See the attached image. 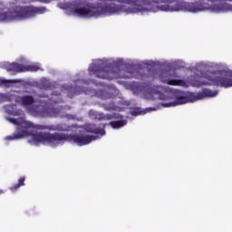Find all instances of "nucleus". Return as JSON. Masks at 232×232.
Segmentation results:
<instances>
[{"instance_id": "obj_1", "label": "nucleus", "mask_w": 232, "mask_h": 232, "mask_svg": "<svg viewBox=\"0 0 232 232\" xmlns=\"http://www.w3.org/2000/svg\"><path fill=\"white\" fill-rule=\"evenodd\" d=\"M6 120L14 124L16 127V133L13 136L5 137V140H19L21 139H28V143L31 146H39L44 144L45 146H51V148H57L63 142H72L77 146H86L93 140H97L100 137L106 135V130L102 128H95L94 125L86 124L84 127H72V131L76 133L75 135H66L64 133H50L35 131V127L30 121L20 118L15 120L14 118H6Z\"/></svg>"}, {"instance_id": "obj_2", "label": "nucleus", "mask_w": 232, "mask_h": 232, "mask_svg": "<svg viewBox=\"0 0 232 232\" xmlns=\"http://www.w3.org/2000/svg\"><path fill=\"white\" fill-rule=\"evenodd\" d=\"M192 74L188 80H180L173 71H165V84L182 88L218 86L232 88V70L227 64L215 62H198L190 67Z\"/></svg>"}, {"instance_id": "obj_3", "label": "nucleus", "mask_w": 232, "mask_h": 232, "mask_svg": "<svg viewBox=\"0 0 232 232\" xmlns=\"http://www.w3.org/2000/svg\"><path fill=\"white\" fill-rule=\"evenodd\" d=\"M138 90L139 91L136 93L148 101H153L155 99H160V101H169L161 103L163 108L180 106V104H188V102H197V101H202V99H209L218 95V91H212L209 89H203L199 92H184L163 87H139Z\"/></svg>"}, {"instance_id": "obj_4", "label": "nucleus", "mask_w": 232, "mask_h": 232, "mask_svg": "<svg viewBox=\"0 0 232 232\" xmlns=\"http://www.w3.org/2000/svg\"><path fill=\"white\" fill-rule=\"evenodd\" d=\"M169 12L227 14L232 12V0H200L194 3L169 0Z\"/></svg>"}, {"instance_id": "obj_5", "label": "nucleus", "mask_w": 232, "mask_h": 232, "mask_svg": "<svg viewBox=\"0 0 232 232\" xmlns=\"http://www.w3.org/2000/svg\"><path fill=\"white\" fill-rule=\"evenodd\" d=\"M46 7H35L34 5L17 6L14 10L0 11V23H14V21H24L34 15L44 14Z\"/></svg>"}, {"instance_id": "obj_6", "label": "nucleus", "mask_w": 232, "mask_h": 232, "mask_svg": "<svg viewBox=\"0 0 232 232\" xmlns=\"http://www.w3.org/2000/svg\"><path fill=\"white\" fill-rule=\"evenodd\" d=\"M106 59L94 60L89 66V74L96 75V77L101 79H119V74L109 66H106Z\"/></svg>"}, {"instance_id": "obj_7", "label": "nucleus", "mask_w": 232, "mask_h": 232, "mask_svg": "<svg viewBox=\"0 0 232 232\" xmlns=\"http://www.w3.org/2000/svg\"><path fill=\"white\" fill-rule=\"evenodd\" d=\"M21 63H10L8 62H2L0 63V68H3L7 72H14V73H19L21 72H37L38 70H41V65H39V63L26 64L24 59H22Z\"/></svg>"}, {"instance_id": "obj_8", "label": "nucleus", "mask_w": 232, "mask_h": 232, "mask_svg": "<svg viewBox=\"0 0 232 232\" xmlns=\"http://www.w3.org/2000/svg\"><path fill=\"white\" fill-rule=\"evenodd\" d=\"M8 101H15V102L24 108L34 104V98L30 95L17 96L15 92L0 93V102H7Z\"/></svg>"}, {"instance_id": "obj_9", "label": "nucleus", "mask_w": 232, "mask_h": 232, "mask_svg": "<svg viewBox=\"0 0 232 232\" xmlns=\"http://www.w3.org/2000/svg\"><path fill=\"white\" fill-rule=\"evenodd\" d=\"M28 111L34 117H59L57 109L44 108L43 105L36 108H29Z\"/></svg>"}, {"instance_id": "obj_10", "label": "nucleus", "mask_w": 232, "mask_h": 232, "mask_svg": "<svg viewBox=\"0 0 232 232\" xmlns=\"http://www.w3.org/2000/svg\"><path fill=\"white\" fill-rule=\"evenodd\" d=\"M15 105H6L4 107L5 113L8 115H21V111H15Z\"/></svg>"}, {"instance_id": "obj_11", "label": "nucleus", "mask_w": 232, "mask_h": 232, "mask_svg": "<svg viewBox=\"0 0 232 232\" xmlns=\"http://www.w3.org/2000/svg\"><path fill=\"white\" fill-rule=\"evenodd\" d=\"M126 124H128V121H126L125 120L110 122V125L111 126V128H113V130H119L120 128H123V126H126Z\"/></svg>"}, {"instance_id": "obj_12", "label": "nucleus", "mask_w": 232, "mask_h": 232, "mask_svg": "<svg viewBox=\"0 0 232 232\" xmlns=\"http://www.w3.org/2000/svg\"><path fill=\"white\" fill-rule=\"evenodd\" d=\"M24 185V178H20L18 180V184L14 185L13 187L9 188L10 191L15 192L17 189H19L20 186Z\"/></svg>"}, {"instance_id": "obj_13", "label": "nucleus", "mask_w": 232, "mask_h": 232, "mask_svg": "<svg viewBox=\"0 0 232 232\" xmlns=\"http://www.w3.org/2000/svg\"><path fill=\"white\" fill-rule=\"evenodd\" d=\"M14 83V81L12 80H5L3 78H0V86H5V88H8L11 84Z\"/></svg>"}, {"instance_id": "obj_14", "label": "nucleus", "mask_w": 232, "mask_h": 232, "mask_svg": "<svg viewBox=\"0 0 232 232\" xmlns=\"http://www.w3.org/2000/svg\"><path fill=\"white\" fill-rule=\"evenodd\" d=\"M53 130H56L57 131H66L68 130V129L61 126V125H57Z\"/></svg>"}, {"instance_id": "obj_15", "label": "nucleus", "mask_w": 232, "mask_h": 232, "mask_svg": "<svg viewBox=\"0 0 232 232\" xmlns=\"http://www.w3.org/2000/svg\"><path fill=\"white\" fill-rule=\"evenodd\" d=\"M55 99H57V95L53 94L52 99L49 102V104H52V102H54V103L57 102V100H55Z\"/></svg>"}, {"instance_id": "obj_16", "label": "nucleus", "mask_w": 232, "mask_h": 232, "mask_svg": "<svg viewBox=\"0 0 232 232\" xmlns=\"http://www.w3.org/2000/svg\"><path fill=\"white\" fill-rule=\"evenodd\" d=\"M106 110H115V111H119V109L117 107L113 106V103H111V105L110 107L105 106Z\"/></svg>"}, {"instance_id": "obj_17", "label": "nucleus", "mask_w": 232, "mask_h": 232, "mask_svg": "<svg viewBox=\"0 0 232 232\" xmlns=\"http://www.w3.org/2000/svg\"><path fill=\"white\" fill-rule=\"evenodd\" d=\"M124 77L125 79H131V77H135V74L131 72H128Z\"/></svg>"}, {"instance_id": "obj_18", "label": "nucleus", "mask_w": 232, "mask_h": 232, "mask_svg": "<svg viewBox=\"0 0 232 232\" xmlns=\"http://www.w3.org/2000/svg\"><path fill=\"white\" fill-rule=\"evenodd\" d=\"M110 94H108V92H103L102 95V99H110Z\"/></svg>"}, {"instance_id": "obj_19", "label": "nucleus", "mask_w": 232, "mask_h": 232, "mask_svg": "<svg viewBox=\"0 0 232 232\" xmlns=\"http://www.w3.org/2000/svg\"><path fill=\"white\" fill-rule=\"evenodd\" d=\"M103 119H107L110 121V119H113V116L107 115V116H104Z\"/></svg>"}, {"instance_id": "obj_20", "label": "nucleus", "mask_w": 232, "mask_h": 232, "mask_svg": "<svg viewBox=\"0 0 232 232\" xmlns=\"http://www.w3.org/2000/svg\"><path fill=\"white\" fill-rule=\"evenodd\" d=\"M3 193H5V190L0 189V195H3Z\"/></svg>"}, {"instance_id": "obj_21", "label": "nucleus", "mask_w": 232, "mask_h": 232, "mask_svg": "<svg viewBox=\"0 0 232 232\" xmlns=\"http://www.w3.org/2000/svg\"><path fill=\"white\" fill-rule=\"evenodd\" d=\"M52 0H44V3H50Z\"/></svg>"}]
</instances>
